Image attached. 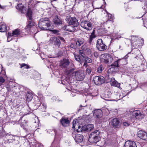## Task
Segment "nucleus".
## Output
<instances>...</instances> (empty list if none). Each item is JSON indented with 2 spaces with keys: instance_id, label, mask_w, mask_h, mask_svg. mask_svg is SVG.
<instances>
[{
  "instance_id": "obj_1",
  "label": "nucleus",
  "mask_w": 147,
  "mask_h": 147,
  "mask_svg": "<svg viewBox=\"0 0 147 147\" xmlns=\"http://www.w3.org/2000/svg\"><path fill=\"white\" fill-rule=\"evenodd\" d=\"M51 24V22L48 20L47 18L42 19L39 22L38 26L41 30H49V28Z\"/></svg>"
},
{
  "instance_id": "obj_2",
  "label": "nucleus",
  "mask_w": 147,
  "mask_h": 147,
  "mask_svg": "<svg viewBox=\"0 0 147 147\" xmlns=\"http://www.w3.org/2000/svg\"><path fill=\"white\" fill-rule=\"evenodd\" d=\"M65 20L69 25H72L74 27L77 26L79 24L77 20L75 18L68 16L66 17Z\"/></svg>"
},
{
  "instance_id": "obj_3",
  "label": "nucleus",
  "mask_w": 147,
  "mask_h": 147,
  "mask_svg": "<svg viewBox=\"0 0 147 147\" xmlns=\"http://www.w3.org/2000/svg\"><path fill=\"white\" fill-rule=\"evenodd\" d=\"M113 60L112 57L109 54H104L101 55L100 60L105 63H111L112 62Z\"/></svg>"
},
{
  "instance_id": "obj_4",
  "label": "nucleus",
  "mask_w": 147,
  "mask_h": 147,
  "mask_svg": "<svg viewBox=\"0 0 147 147\" xmlns=\"http://www.w3.org/2000/svg\"><path fill=\"white\" fill-rule=\"evenodd\" d=\"M143 110L144 109L141 111L140 110H136L133 112V114L135 115L136 119H142L144 117L145 115V110L144 111Z\"/></svg>"
},
{
  "instance_id": "obj_5",
  "label": "nucleus",
  "mask_w": 147,
  "mask_h": 147,
  "mask_svg": "<svg viewBox=\"0 0 147 147\" xmlns=\"http://www.w3.org/2000/svg\"><path fill=\"white\" fill-rule=\"evenodd\" d=\"M80 25L82 27L88 30H91L92 28L91 23L88 21L84 20L82 21L80 23Z\"/></svg>"
},
{
  "instance_id": "obj_6",
  "label": "nucleus",
  "mask_w": 147,
  "mask_h": 147,
  "mask_svg": "<svg viewBox=\"0 0 147 147\" xmlns=\"http://www.w3.org/2000/svg\"><path fill=\"white\" fill-rule=\"evenodd\" d=\"M93 80L96 85H99L105 82V78L103 76H95Z\"/></svg>"
},
{
  "instance_id": "obj_7",
  "label": "nucleus",
  "mask_w": 147,
  "mask_h": 147,
  "mask_svg": "<svg viewBox=\"0 0 147 147\" xmlns=\"http://www.w3.org/2000/svg\"><path fill=\"white\" fill-rule=\"evenodd\" d=\"M27 16L30 21H29L28 22L27 25L26 26L27 28H30L34 25L33 22L31 21L32 18V12L30 10H28Z\"/></svg>"
},
{
  "instance_id": "obj_8",
  "label": "nucleus",
  "mask_w": 147,
  "mask_h": 147,
  "mask_svg": "<svg viewBox=\"0 0 147 147\" xmlns=\"http://www.w3.org/2000/svg\"><path fill=\"white\" fill-rule=\"evenodd\" d=\"M72 135L76 142H81L83 141V136L82 134H76L75 132H73Z\"/></svg>"
},
{
  "instance_id": "obj_9",
  "label": "nucleus",
  "mask_w": 147,
  "mask_h": 147,
  "mask_svg": "<svg viewBox=\"0 0 147 147\" xmlns=\"http://www.w3.org/2000/svg\"><path fill=\"white\" fill-rule=\"evenodd\" d=\"M75 77L77 80L81 81L84 78L85 76L82 71H78L75 72Z\"/></svg>"
},
{
  "instance_id": "obj_10",
  "label": "nucleus",
  "mask_w": 147,
  "mask_h": 147,
  "mask_svg": "<svg viewBox=\"0 0 147 147\" xmlns=\"http://www.w3.org/2000/svg\"><path fill=\"white\" fill-rule=\"evenodd\" d=\"M138 136L141 139L147 141V133L142 131H139L138 133Z\"/></svg>"
},
{
  "instance_id": "obj_11",
  "label": "nucleus",
  "mask_w": 147,
  "mask_h": 147,
  "mask_svg": "<svg viewBox=\"0 0 147 147\" xmlns=\"http://www.w3.org/2000/svg\"><path fill=\"white\" fill-rule=\"evenodd\" d=\"M102 111L100 109L95 110L93 112V115L96 118L100 119L102 118Z\"/></svg>"
},
{
  "instance_id": "obj_12",
  "label": "nucleus",
  "mask_w": 147,
  "mask_h": 147,
  "mask_svg": "<svg viewBox=\"0 0 147 147\" xmlns=\"http://www.w3.org/2000/svg\"><path fill=\"white\" fill-rule=\"evenodd\" d=\"M69 62L68 59H63L61 61L60 63V66L62 68H67L69 64Z\"/></svg>"
},
{
  "instance_id": "obj_13",
  "label": "nucleus",
  "mask_w": 147,
  "mask_h": 147,
  "mask_svg": "<svg viewBox=\"0 0 147 147\" xmlns=\"http://www.w3.org/2000/svg\"><path fill=\"white\" fill-rule=\"evenodd\" d=\"M125 147H137L136 143L131 141H128L125 142Z\"/></svg>"
},
{
  "instance_id": "obj_14",
  "label": "nucleus",
  "mask_w": 147,
  "mask_h": 147,
  "mask_svg": "<svg viewBox=\"0 0 147 147\" xmlns=\"http://www.w3.org/2000/svg\"><path fill=\"white\" fill-rule=\"evenodd\" d=\"M109 81L110 82L111 85L112 86L117 87L120 86V83H118L114 78H109Z\"/></svg>"
},
{
  "instance_id": "obj_15",
  "label": "nucleus",
  "mask_w": 147,
  "mask_h": 147,
  "mask_svg": "<svg viewBox=\"0 0 147 147\" xmlns=\"http://www.w3.org/2000/svg\"><path fill=\"white\" fill-rule=\"evenodd\" d=\"M119 121L117 118L113 119L111 122V124L114 127H117L119 125Z\"/></svg>"
},
{
  "instance_id": "obj_16",
  "label": "nucleus",
  "mask_w": 147,
  "mask_h": 147,
  "mask_svg": "<svg viewBox=\"0 0 147 147\" xmlns=\"http://www.w3.org/2000/svg\"><path fill=\"white\" fill-rule=\"evenodd\" d=\"M85 43V40L83 38L78 39L76 41V44L77 46H84Z\"/></svg>"
},
{
  "instance_id": "obj_17",
  "label": "nucleus",
  "mask_w": 147,
  "mask_h": 147,
  "mask_svg": "<svg viewBox=\"0 0 147 147\" xmlns=\"http://www.w3.org/2000/svg\"><path fill=\"white\" fill-rule=\"evenodd\" d=\"M62 125L63 126H67L69 123V121L68 118L63 117L62 118L61 121Z\"/></svg>"
},
{
  "instance_id": "obj_18",
  "label": "nucleus",
  "mask_w": 147,
  "mask_h": 147,
  "mask_svg": "<svg viewBox=\"0 0 147 147\" xmlns=\"http://www.w3.org/2000/svg\"><path fill=\"white\" fill-rule=\"evenodd\" d=\"M131 40L128 39V40L130 41L131 42V45L132 46H134L135 43L139 39L138 36H131Z\"/></svg>"
},
{
  "instance_id": "obj_19",
  "label": "nucleus",
  "mask_w": 147,
  "mask_h": 147,
  "mask_svg": "<svg viewBox=\"0 0 147 147\" xmlns=\"http://www.w3.org/2000/svg\"><path fill=\"white\" fill-rule=\"evenodd\" d=\"M99 131L98 130H96L90 134L89 137H90L91 138H99Z\"/></svg>"
},
{
  "instance_id": "obj_20",
  "label": "nucleus",
  "mask_w": 147,
  "mask_h": 147,
  "mask_svg": "<svg viewBox=\"0 0 147 147\" xmlns=\"http://www.w3.org/2000/svg\"><path fill=\"white\" fill-rule=\"evenodd\" d=\"M91 138V137H89L88 139L89 141L92 144H96L99 141L100 138Z\"/></svg>"
},
{
  "instance_id": "obj_21",
  "label": "nucleus",
  "mask_w": 147,
  "mask_h": 147,
  "mask_svg": "<svg viewBox=\"0 0 147 147\" xmlns=\"http://www.w3.org/2000/svg\"><path fill=\"white\" fill-rule=\"evenodd\" d=\"M54 24L59 25L62 24V21L57 16H55L53 20Z\"/></svg>"
},
{
  "instance_id": "obj_22",
  "label": "nucleus",
  "mask_w": 147,
  "mask_h": 147,
  "mask_svg": "<svg viewBox=\"0 0 147 147\" xmlns=\"http://www.w3.org/2000/svg\"><path fill=\"white\" fill-rule=\"evenodd\" d=\"M82 50H80L79 51V53L81 55V56L84 59L86 57V56L85 54V51L86 49V48H85V47H82Z\"/></svg>"
},
{
  "instance_id": "obj_23",
  "label": "nucleus",
  "mask_w": 147,
  "mask_h": 147,
  "mask_svg": "<svg viewBox=\"0 0 147 147\" xmlns=\"http://www.w3.org/2000/svg\"><path fill=\"white\" fill-rule=\"evenodd\" d=\"M144 45V40L143 38H139L135 43L134 45L142 46Z\"/></svg>"
},
{
  "instance_id": "obj_24",
  "label": "nucleus",
  "mask_w": 147,
  "mask_h": 147,
  "mask_svg": "<svg viewBox=\"0 0 147 147\" xmlns=\"http://www.w3.org/2000/svg\"><path fill=\"white\" fill-rule=\"evenodd\" d=\"M50 40L54 41V43L55 45H60V41L59 39H58L55 37H53L50 39Z\"/></svg>"
},
{
  "instance_id": "obj_25",
  "label": "nucleus",
  "mask_w": 147,
  "mask_h": 147,
  "mask_svg": "<svg viewBox=\"0 0 147 147\" xmlns=\"http://www.w3.org/2000/svg\"><path fill=\"white\" fill-rule=\"evenodd\" d=\"M7 30V27L5 25L2 23H0V32H5Z\"/></svg>"
},
{
  "instance_id": "obj_26",
  "label": "nucleus",
  "mask_w": 147,
  "mask_h": 147,
  "mask_svg": "<svg viewBox=\"0 0 147 147\" xmlns=\"http://www.w3.org/2000/svg\"><path fill=\"white\" fill-rule=\"evenodd\" d=\"M63 29L64 30H66L69 32H72L74 30V28L73 27H72L70 25L67 26H65L63 27Z\"/></svg>"
},
{
  "instance_id": "obj_27",
  "label": "nucleus",
  "mask_w": 147,
  "mask_h": 147,
  "mask_svg": "<svg viewBox=\"0 0 147 147\" xmlns=\"http://www.w3.org/2000/svg\"><path fill=\"white\" fill-rule=\"evenodd\" d=\"M16 8L19 10L21 11L22 13H24V10H25V8L23 6L22 4H18Z\"/></svg>"
},
{
  "instance_id": "obj_28",
  "label": "nucleus",
  "mask_w": 147,
  "mask_h": 147,
  "mask_svg": "<svg viewBox=\"0 0 147 147\" xmlns=\"http://www.w3.org/2000/svg\"><path fill=\"white\" fill-rule=\"evenodd\" d=\"M26 99L27 101H30L33 97L32 94L30 92H28L26 94Z\"/></svg>"
},
{
  "instance_id": "obj_29",
  "label": "nucleus",
  "mask_w": 147,
  "mask_h": 147,
  "mask_svg": "<svg viewBox=\"0 0 147 147\" xmlns=\"http://www.w3.org/2000/svg\"><path fill=\"white\" fill-rule=\"evenodd\" d=\"M20 34V30L17 29L13 31L12 36L16 37L18 36Z\"/></svg>"
},
{
  "instance_id": "obj_30",
  "label": "nucleus",
  "mask_w": 147,
  "mask_h": 147,
  "mask_svg": "<svg viewBox=\"0 0 147 147\" xmlns=\"http://www.w3.org/2000/svg\"><path fill=\"white\" fill-rule=\"evenodd\" d=\"M47 132L50 134H51L52 135H55V138H58L57 134H56V130L55 129H49V130Z\"/></svg>"
},
{
  "instance_id": "obj_31",
  "label": "nucleus",
  "mask_w": 147,
  "mask_h": 147,
  "mask_svg": "<svg viewBox=\"0 0 147 147\" xmlns=\"http://www.w3.org/2000/svg\"><path fill=\"white\" fill-rule=\"evenodd\" d=\"M101 45H103V46H106V45L103 43V41L102 39H99L98 40L97 43L96 45H98L99 46H100Z\"/></svg>"
},
{
  "instance_id": "obj_32",
  "label": "nucleus",
  "mask_w": 147,
  "mask_h": 147,
  "mask_svg": "<svg viewBox=\"0 0 147 147\" xmlns=\"http://www.w3.org/2000/svg\"><path fill=\"white\" fill-rule=\"evenodd\" d=\"M119 61L120 60H117V61H115L111 65V66H113L117 68V67L119 66L118 63Z\"/></svg>"
},
{
  "instance_id": "obj_33",
  "label": "nucleus",
  "mask_w": 147,
  "mask_h": 147,
  "mask_svg": "<svg viewBox=\"0 0 147 147\" xmlns=\"http://www.w3.org/2000/svg\"><path fill=\"white\" fill-rule=\"evenodd\" d=\"M94 128V125L92 124H88L86 126V129L88 131H90Z\"/></svg>"
},
{
  "instance_id": "obj_34",
  "label": "nucleus",
  "mask_w": 147,
  "mask_h": 147,
  "mask_svg": "<svg viewBox=\"0 0 147 147\" xmlns=\"http://www.w3.org/2000/svg\"><path fill=\"white\" fill-rule=\"evenodd\" d=\"M77 127L79 128L80 126H79L78 124V123H77L76 121L74 120L73 122L72 128L75 129L76 127Z\"/></svg>"
},
{
  "instance_id": "obj_35",
  "label": "nucleus",
  "mask_w": 147,
  "mask_h": 147,
  "mask_svg": "<svg viewBox=\"0 0 147 147\" xmlns=\"http://www.w3.org/2000/svg\"><path fill=\"white\" fill-rule=\"evenodd\" d=\"M117 68L111 66V67L108 70V71L109 73H111L113 72H115Z\"/></svg>"
},
{
  "instance_id": "obj_36",
  "label": "nucleus",
  "mask_w": 147,
  "mask_h": 147,
  "mask_svg": "<svg viewBox=\"0 0 147 147\" xmlns=\"http://www.w3.org/2000/svg\"><path fill=\"white\" fill-rule=\"evenodd\" d=\"M49 31L55 34L58 35H60L59 32L58 30H51L49 29Z\"/></svg>"
},
{
  "instance_id": "obj_37",
  "label": "nucleus",
  "mask_w": 147,
  "mask_h": 147,
  "mask_svg": "<svg viewBox=\"0 0 147 147\" xmlns=\"http://www.w3.org/2000/svg\"><path fill=\"white\" fill-rule=\"evenodd\" d=\"M74 70V68H71V69H67L66 72L68 74H70L72 73Z\"/></svg>"
},
{
  "instance_id": "obj_38",
  "label": "nucleus",
  "mask_w": 147,
  "mask_h": 147,
  "mask_svg": "<svg viewBox=\"0 0 147 147\" xmlns=\"http://www.w3.org/2000/svg\"><path fill=\"white\" fill-rule=\"evenodd\" d=\"M52 100L53 101H62V100L60 99H59V98L57 97L56 96H53L52 98Z\"/></svg>"
},
{
  "instance_id": "obj_39",
  "label": "nucleus",
  "mask_w": 147,
  "mask_h": 147,
  "mask_svg": "<svg viewBox=\"0 0 147 147\" xmlns=\"http://www.w3.org/2000/svg\"><path fill=\"white\" fill-rule=\"evenodd\" d=\"M103 69V66L102 65H100L97 69V71L98 73H101Z\"/></svg>"
},
{
  "instance_id": "obj_40",
  "label": "nucleus",
  "mask_w": 147,
  "mask_h": 147,
  "mask_svg": "<svg viewBox=\"0 0 147 147\" xmlns=\"http://www.w3.org/2000/svg\"><path fill=\"white\" fill-rule=\"evenodd\" d=\"M94 31H93V32L90 35L89 39V41L90 42L92 41L93 38H94L96 37V36L94 34Z\"/></svg>"
},
{
  "instance_id": "obj_41",
  "label": "nucleus",
  "mask_w": 147,
  "mask_h": 147,
  "mask_svg": "<svg viewBox=\"0 0 147 147\" xmlns=\"http://www.w3.org/2000/svg\"><path fill=\"white\" fill-rule=\"evenodd\" d=\"M97 49L100 51H102L107 49V47H96Z\"/></svg>"
},
{
  "instance_id": "obj_42",
  "label": "nucleus",
  "mask_w": 147,
  "mask_h": 147,
  "mask_svg": "<svg viewBox=\"0 0 147 147\" xmlns=\"http://www.w3.org/2000/svg\"><path fill=\"white\" fill-rule=\"evenodd\" d=\"M56 134H57L58 138H55L59 139L62 136V133L61 131L57 132V131H56Z\"/></svg>"
},
{
  "instance_id": "obj_43",
  "label": "nucleus",
  "mask_w": 147,
  "mask_h": 147,
  "mask_svg": "<svg viewBox=\"0 0 147 147\" xmlns=\"http://www.w3.org/2000/svg\"><path fill=\"white\" fill-rule=\"evenodd\" d=\"M84 59L86 62L90 63L92 62V59L90 58H88L87 56H86V57H85Z\"/></svg>"
},
{
  "instance_id": "obj_44",
  "label": "nucleus",
  "mask_w": 147,
  "mask_h": 147,
  "mask_svg": "<svg viewBox=\"0 0 147 147\" xmlns=\"http://www.w3.org/2000/svg\"><path fill=\"white\" fill-rule=\"evenodd\" d=\"M5 80L2 76H0V86L5 82Z\"/></svg>"
},
{
  "instance_id": "obj_45",
  "label": "nucleus",
  "mask_w": 147,
  "mask_h": 147,
  "mask_svg": "<svg viewBox=\"0 0 147 147\" xmlns=\"http://www.w3.org/2000/svg\"><path fill=\"white\" fill-rule=\"evenodd\" d=\"M23 67H25V68L26 69H28L30 68V67L25 63L22 64L21 65V68H22Z\"/></svg>"
},
{
  "instance_id": "obj_46",
  "label": "nucleus",
  "mask_w": 147,
  "mask_h": 147,
  "mask_svg": "<svg viewBox=\"0 0 147 147\" xmlns=\"http://www.w3.org/2000/svg\"><path fill=\"white\" fill-rule=\"evenodd\" d=\"M103 111L102 112H105V113L106 114V115H108L109 113V112L108 109L106 108H104L102 109Z\"/></svg>"
},
{
  "instance_id": "obj_47",
  "label": "nucleus",
  "mask_w": 147,
  "mask_h": 147,
  "mask_svg": "<svg viewBox=\"0 0 147 147\" xmlns=\"http://www.w3.org/2000/svg\"><path fill=\"white\" fill-rule=\"evenodd\" d=\"M43 108L42 109H41V111L43 112H45L47 108V105L45 103L42 104Z\"/></svg>"
},
{
  "instance_id": "obj_48",
  "label": "nucleus",
  "mask_w": 147,
  "mask_h": 147,
  "mask_svg": "<svg viewBox=\"0 0 147 147\" xmlns=\"http://www.w3.org/2000/svg\"><path fill=\"white\" fill-rule=\"evenodd\" d=\"M141 67L140 70L141 71H143L144 70V69H145L146 68L147 66L144 64H141Z\"/></svg>"
},
{
  "instance_id": "obj_49",
  "label": "nucleus",
  "mask_w": 147,
  "mask_h": 147,
  "mask_svg": "<svg viewBox=\"0 0 147 147\" xmlns=\"http://www.w3.org/2000/svg\"><path fill=\"white\" fill-rule=\"evenodd\" d=\"M75 58L76 60L78 62H80V56H79L75 55Z\"/></svg>"
},
{
  "instance_id": "obj_50",
  "label": "nucleus",
  "mask_w": 147,
  "mask_h": 147,
  "mask_svg": "<svg viewBox=\"0 0 147 147\" xmlns=\"http://www.w3.org/2000/svg\"><path fill=\"white\" fill-rule=\"evenodd\" d=\"M6 88L8 91H13V90L11 89L10 86L9 85H7L6 86Z\"/></svg>"
},
{
  "instance_id": "obj_51",
  "label": "nucleus",
  "mask_w": 147,
  "mask_h": 147,
  "mask_svg": "<svg viewBox=\"0 0 147 147\" xmlns=\"http://www.w3.org/2000/svg\"><path fill=\"white\" fill-rule=\"evenodd\" d=\"M91 71V68L90 67H89L86 69V72L88 74H89L90 73Z\"/></svg>"
},
{
  "instance_id": "obj_52",
  "label": "nucleus",
  "mask_w": 147,
  "mask_h": 147,
  "mask_svg": "<svg viewBox=\"0 0 147 147\" xmlns=\"http://www.w3.org/2000/svg\"><path fill=\"white\" fill-rule=\"evenodd\" d=\"M145 2H144V9H147V1H144Z\"/></svg>"
},
{
  "instance_id": "obj_53",
  "label": "nucleus",
  "mask_w": 147,
  "mask_h": 147,
  "mask_svg": "<svg viewBox=\"0 0 147 147\" xmlns=\"http://www.w3.org/2000/svg\"><path fill=\"white\" fill-rule=\"evenodd\" d=\"M123 125L125 126H128L129 125V124L127 122H124L123 123Z\"/></svg>"
},
{
  "instance_id": "obj_54",
  "label": "nucleus",
  "mask_w": 147,
  "mask_h": 147,
  "mask_svg": "<svg viewBox=\"0 0 147 147\" xmlns=\"http://www.w3.org/2000/svg\"><path fill=\"white\" fill-rule=\"evenodd\" d=\"M108 16L109 19L111 20H113V17L111 14H109L108 15Z\"/></svg>"
},
{
  "instance_id": "obj_55",
  "label": "nucleus",
  "mask_w": 147,
  "mask_h": 147,
  "mask_svg": "<svg viewBox=\"0 0 147 147\" xmlns=\"http://www.w3.org/2000/svg\"><path fill=\"white\" fill-rule=\"evenodd\" d=\"M7 7V6L6 5H1L0 7V8L2 9H6V8Z\"/></svg>"
},
{
  "instance_id": "obj_56",
  "label": "nucleus",
  "mask_w": 147,
  "mask_h": 147,
  "mask_svg": "<svg viewBox=\"0 0 147 147\" xmlns=\"http://www.w3.org/2000/svg\"><path fill=\"white\" fill-rule=\"evenodd\" d=\"M59 40H60L61 41L64 42L65 41V40L64 39L61 37H59Z\"/></svg>"
},
{
  "instance_id": "obj_57",
  "label": "nucleus",
  "mask_w": 147,
  "mask_h": 147,
  "mask_svg": "<svg viewBox=\"0 0 147 147\" xmlns=\"http://www.w3.org/2000/svg\"><path fill=\"white\" fill-rule=\"evenodd\" d=\"M94 56L96 57H98V54L97 52H94Z\"/></svg>"
},
{
  "instance_id": "obj_58",
  "label": "nucleus",
  "mask_w": 147,
  "mask_h": 147,
  "mask_svg": "<svg viewBox=\"0 0 147 147\" xmlns=\"http://www.w3.org/2000/svg\"><path fill=\"white\" fill-rule=\"evenodd\" d=\"M4 132H2V133L0 134V136L3 137L4 136Z\"/></svg>"
},
{
  "instance_id": "obj_59",
  "label": "nucleus",
  "mask_w": 147,
  "mask_h": 147,
  "mask_svg": "<svg viewBox=\"0 0 147 147\" xmlns=\"http://www.w3.org/2000/svg\"><path fill=\"white\" fill-rule=\"evenodd\" d=\"M25 123L26 124V123H28V121L25 120L24 121V122L23 123Z\"/></svg>"
},
{
  "instance_id": "obj_60",
  "label": "nucleus",
  "mask_w": 147,
  "mask_h": 147,
  "mask_svg": "<svg viewBox=\"0 0 147 147\" xmlns=\"http://www.w3.org/2000/svg\"><path fill=\"white\" fill-rule=\"evenodd\" d=\"M10 138H12V139H13V138L14 137V136H13L12 135H10Z\"/></svg>"
},
{
  "instance_id": "obj_61",
  "label": "nucleus",
  "mask_w": 147,
  "mask_h": 147,
  "mask_svg": "<svg viewBox=\"0 0 147 147\" xmlns=\"http://www.w3.org/2000/svg\"><path fill=\"white\" fill-rule=\"evenodd\" d=\"M144 26L147 29V24H146V25H145V24H144Z\"/></svg>"
},
{
  "instance_id": "obj_62",
  "label": "nucleus",
  "mask_w": 147,
  "mask_h": 147,
  "mask_svg": "<svg viewBox=\"0 0 147 147\" xmlns=\"http://www.w3.org/2000/svg\"><path fill=\"white\" fill-rule=\"evenodd\" d=\"M82 107H83L82 106V105H80V108Z\"/></svg>"
},
{
  "instance_id": "obj_63",
  "label": "nucleus",
  "mask_w": 147,
  "mask_h": 147,
  "mask_svg": "<svg viewBox=\"0 0 147 147\" xmlns=\"http://www.w3.org/2000/svg\"><path fill=\"white\" fill-rule=\"evenodd\" d=\"M86 64V63H84V65H85V64Z\"/></svg>"
},
{
  "instance_id": "obj_64",
  "label": "nucleus",
  "mask_w": 147,
  "mask_h": 147,
  "mask_svg": "<svg viewBox=\"0 0 147 147\" xmlns=\"http://www.w3.org/2000/svg\"><path fill=\"white\" fill-rule=\"evenodd\" d=\"M38 49V47H37V48L36 49V50H37V49Z\"/></svg>"
}]
</instances>
